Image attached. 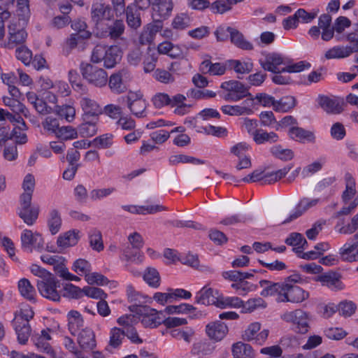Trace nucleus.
<instances>
[{"label": "nucleus", "instance_id": "nucleus-30", "mask_svg": "<svg viewBox=\"0 0 358 358\" xmlns=\"http://www.w3.org/2000/svg\"><path fill=\"white\" fill-rule=\"evenodd\" d=\"M215 345L206 339L195 342L192 348L191 352L199 357L211 355L215 350Z\"/></svg>", "mask_w": 358, "mask_h": 358}, {"label": "nucleus", "instance_id": "nucleus-29", "mask_svg": "<svg viewBox=\"0 0 358 358\" xmlns=\"http://www.w3.org/2000/svg\"><path fill=\"white\" fill-rule=\"evenodd\" d=\"M18 290L21 296L25 299L36 302V292L34 287L27 278H22L18 281Z\"/></svg>", "mask_w": 358, "mask_h": 358}, {"label": "nucleus", "instance_id": "nucleus-48", "mask_svg": "<svg viewBox=\"0 0 358 358\" xmlns=\"http://www.w3.org/2000/svg\"><path fill=\"white\" fill-rule=\"evenodd\" d=\"M270 152L275 157L283 161L291 160L294 157V152L291 149L283 148L280 145L272 146Z\"/></svg>", "mask_w": 358, "mask_h": 358}, {"label": "nucleus", "instance_id": "nucleus-24", "mask_svg": "<svg viewBox=\"0 0 358 358\" xmlns=\"http://www.w3.org/2000/svg\"><path fill=\"white\" fill-rule=\"evenodd\" d=\"M259 286L262 288L260 295L263 297L277 295V297L282 293L283 284L274 282L267 280H262L259 282Z\"/></svg>", "mask_w": 358, "mask_h": 358}, {"label": "nucleus", "instance_id": "nucleus-2", "mask_svg": "<svg viewBox=\"0 0 358 358\" xmlns=\"http://www.w3.org/2000/svg\"><path fill=\"white\" fill-rule=\"evenodd\" d=\"M280 317L283 321L291 324L292 329L296 333L303 334L309 330V315L301 309L285 312Z\"/></svg>", "mask_w": 358, "mask_h": 358}, {"label": "nucleus", "instance_id": "nucleus-33", "mask_svg": "<svg viewBox=\"0 0 358 358\" xmlns=\"http://www.w3.org/2000/svg\"><path fill=\"white\" fill-rule=\"evenodd\" d=\"M127 294L129 301L134 303L132 306H146L144 303L152 301V298L136 291L131 285L127 287Z\"/></svg>", "mask_w": 358, "mask_h": 358}, {"label": "nucleus", "instance_id": "nucleus-58", "mask_svg": "<svg viewBox=\"0 0 358 358\" xmlns=\"http://www.w3.org/2000/svg\"><path fill=\"white\" fill-rule=\"evenodd\" d=\"M17 12L20 19L27 21L30 17L29 0H17Z\"/></svg>", "mask_w": 358, "mask_h": 358}, {"label": "nucleus", "instance_id": "nucleus-47", "mask_svg": "<svg viewBox=\"0 0 358 358\" xmlns=\"http://www.w3.org/2000/svg\"><path fill=\"white\" fill-rule=\"evenodd\" d=\"M90 244L94 250L100 252L103 250L101 232L97 229H92L89 232Z\"/></svg>", "mask_w": 358, "mask_h": 358}, {"label": "nucleus", "instance_id": "nucleus-1", "mask_svg": "<svg viewBox=\"0 0 358 358\" xmlns=\"http://www.w3.org/2000/svg\"><path fill=\"white\" fill-rule=\"evenodd\" d=\"M122 58V52L117 45H96L92 52L91 61L93 63L103 62L107 69L113 68Z\"/></svg>", "mask_w": 358, "mask_h": 358}, {"label": "nucleus", "instance_id": "nucleus-20", "mask_svg": "<svg viewBox=\"0 0 358 358\" xmlns=\"http://www.w3.org/2000/svg\"><path fill=\"white\" fill-rule=\"evenodd\" d=\"M110 12L109 5H106L102 1H96L92 3L91 8V18L92 20L100 27L101 21L107 18Z\"/></svg>", "mask_w": 358, "mask_h": 358}, {"label": "nucleus", "instance_id": "nucleus-59", "mask_svg": "<svg viewBox=\"0 0 358 358\" xmlns=\"http://www.w3.org/2000/svg\"><path fill=\"white\" fill-rule=\"evenodd\" d=\"M285 242L289 245L297 246L302 249H304L305 244H307V241L302 234L295 232L290 234Z\"/></svg>", "mask_w": 358, "mask_h": 358}, {"label": "nucleus", "instance_id": "nucleus-27", "mask_svg": "<svg viewBox=\"0 0 358 358\" xmlns=\"http://www.w3.org/2000/svg\"><path fill=\"white\" fill-rule=\"evenodd\" d=\"M289 136L301 143L314 142L315 137L312 131L299 127H290L288 130Z\"/></svg>", "mask_w": 358, "mask_h": 358}, {"label": "nucleus", "instance_id": "nucleus-40", "mask_svg": "<svg viewBox=\"0 0 358 358\" xmlns=\"http://www.w3.org/2000/svg\"><path fill=\"white\" fill-rule=\"evenodd\" d=\"M124 337V330H122L119 327L112 328L110 331V340L106 349L110 350V348H118L121 345Z\"/></svg>", "mask_w": 358, "mask_h": 358}, {"label": "nucleus", "instance_id": "nucleus-9", "mask_svg": "<svg viewBox=\"0 0 358 358\" xmlns=\"http://www.w3.org/2000/svg\"><path fill=\"white\" fill-rule=\"evenodd\" d=\"M125 26L124 22L121 20H115L110 24H107L106 27L101 25L96 27V34L100 38H108L116 40L121 38L124 32Z\"/></svg>", "mask_w": 358, "mask_h": 358}, {"label": "nucleus", "instance_id": "nucleus-22", "mask_svg": "<svg viewBox=\"0 0 358 358\" xmlns=\"http://www.w3.org/2000/svg\"><path fill=\"white\" fill-rule=\"evenodd\" d=\"M318 199L303 198L298 203L294 213L291 214L287 219L282 222V224H287L301 216L305 211L315 206L318 203Z\"/></svg>", "mask_w": 358, "mask_h": 358}, {"label": "nucleus", "instance_id": "nucleus-51", "mask_svg": "<svg viewBox=\"0 0 358 358\" xmlns=\"http://www.w3.org/2000/svg\"><path fill=\"white\" fill-rule=\"evenodd\" d=\"M85 122L78 127V132L83 137H90L95 135L97 132V127L95 122L93 120H85Z\"/></svg>", "mask_w": 358, "mask_h": 358}, {"label": "nucleus", "instance_id": "nucleus-60", "mask_svg": "<svg viewBox=\"0 0 358 358\" xmlns=\"http://www.w3.org/2000/svg\"><path fill=\"white\" fill-rule=\"evenodd\" d=\"M196 308L192 305L188 303H181L178 306H167L164 311L167 314H180V313H187L192 310H195Z\"/></svg>", "mask_w": 358, "mask_h": 358}, {"label": "nucleus", "instance_id": "nucleus-63", "mask_svg": "<svg viewBox=\"0 0 358 358\" xmlns=\"http://www.w3.org/2000/svg\"><path fill=\"white\" fill-rule=\"evenodd\" d=\"M232 3L226 0H217L214 1L210 6V10L214 13L223 14L231 9Z\"/></svg>", "mask_w": 358, "mask_h": 358}, {"label": "nucleus", "instance_id": "nucleus-13", "mask_svg": "<svg viewBox=\"0 0 358 358\" xmlns=\"http://www.w3.org/2000/svg\"><path fill=\"white\" fill-rule=\"evenodd\" d=\"M20 207L18 209L19 217L28 225H32L36 221L38 216V208L31 206V200L27 203H24L23 200H20Z\"/></svg>", "mask_w": 358, "mask_h": 358}, {"label": "nucleus", "instance_id": "nucleus-55", "mask_svg": "<svg viewBox=\"0 0 358 358\" xmlns=\"http://www.w3.org/2000/svg\"><path fill=\"white\" fill-rule=\"evenodd\" d=\"M72 269L80 275H85L91 271V264L84 259H79L74 262Z\"/></svg>", "mask_w": 358, "mask_h": 358}, {"label": "nucleus", "instance_id": "nucleus-43", "mask_svg": "<svg viewBox=\"0 0 358 358\" xmlns=\"http://www.w3.org/2000/svg\"><path fill=\"white\" fill-rule=\"evenodd\" d=\"M124 259L127 262L141 264L143 261V255L141 250L132 248V246L128 245L122 249Z\"/></svg>", "mask_w": 358, "mask_h": 358}, {"label": "nucleus", "instance_id": "nucleus-10", "mask_svg": "<svg viewBox=\"0 0 358 358\" xmlns=\"http://www.w3.org/2000/svg\"><path fill=\"white\" fill-rule=\"evenodd\" d=\"M22 248L24 250L32 252L33 250H41L43 248L44 241L41 234L24 229L21 234Z\"/></svg>", "mask_w": 358, "mask_h": 358}, {"label": "nucleus", "instance_id": "nucleus-32", "mask_svg": "<svg viewBox=\"0 0 358 358\" xmlns=\"http://www.w3.org/2000/svg\"><path fill=\"white\" fill-rule=\"evenodd\" d=\"M143 280L152 288L157 289L161 284V276L158 271L151 266L147 267L143 274Z\"/></svg>", "mask_w": 358, "mask_h": 358}, {"label": "nucleus", "instance_id": "nucleus-28", "mask_svg": "<svg viewBox=\"0 0 358 358\" xmlns=\"http://www.w3.org/2000/svg\"><path fill=\"white\" fill-rule=\"evenodd\" d=\"M68 327L72 335H76L84 327V321L81 314L76 310H71L67 315Z\"/></svg>", "mask_w": 358, "mask_h": 358}, {"label": "nucleus", "instance_id": "nucleus-49", "mask_svg": "<svg viewBox=\"0 0 358 358\" xmlns=\"http://www.w3.org/2000/svg\"><path fill=\"white\" fill-rule=\"evenodd\" d=\"M48 224L52 234H56L59 231L62 225V219L57 210L52 209L50 212Z\"/></svg>", "mask_w": 358, "mask_h": 358}, {"label": "nucleus", "instance_id": "nucleus-36", "mask_svg": "<svg viewBox=\"0 0 358 358\" xmlns=\"http://www.w3.org/2000/svg\"><path fill=\"white\" fill-rule=\"evenodd\" d=\"M254 141L258 144L266 142L275 143L278 141V136L273 131L266 132L263 129H256L252 133Z\"/></svg>", "mask_w": 358, "mask_h": 358}, {"label": "nucleus", "instance_id": "nucleus-34", "mask_svg": "<svg viewBox=\"0 0 358 358\" xmlns=\"http://www.w3.org/2000/svg\"><path fill=\"white\" fill-rule=\"evenodd\" d=\"M358 229V213L356 214L352 219L350 223L345 224V220L343 218L338 217V220L335 225L336 231L341 234H352Z\"/></svg>", "mask_w": 358, "mask_h": 358}, {"label": "nucleus", "instance_id": "nucleus-57", "mask_svg": "<svg viewBox=\"0 0 358 358\" xmlns=\"http://www.w3.org/2000/svg\"><path fill=\"white\" fill-rule=\"evenodd\" d=\"M232 67L236 73L240 74L249 73L253 69V64L250 61L241 62L234 60L231 62Z\"/></svg>", "mask_w": 358, "mask_h": 358}, {"label": "nucleus", "instance_id": "nucleus-17", "mask_svg": "<svg viewBox=\"0 0 358 358\" xmlns=\"http://www.w3.org/2000/svg\"><path fill=\"white\" fill-rule=\"evenodd\" d=\"M77 341L80 347L85 351L92 350L96 347L94 333L89 327H85L78 333Z\"/></svg>", "mask_w": 358, "mask_h": 358}, {"label": "nucleus", "instance_id": "nucleus-62", "mask_svg": "<svg viewBox=\"0 0 358 358\" xmlns=\"http://www.w3.org/2000/svg\"><path fill=\"white\" fill-rule=\"evenodd\" d=\"M16 57L24 65L27 66L32 59V52L25 46H20L15 50Z\"/></svg>", "mask_w": 358, "mask_h": 358}, {"label": "nucleus", "instance_id": "nucleus-42", "mask_svg": "<svg viewBox=\"0 0 358 358\" xmlns=\"http://www.w3.org/2000/svg\"><path fill=\"white\" fill-rule=\"evenodd\" d=\"M350 56L347 48L343 45H336L326 51L324 57L327 59H340Z\"/></svg>", "mask_w": 358, "mask_h": 358}, {"label": "nucleus", "instance_id": "nucleus-19", "mask_svg": "<svg viewBox=\"0 0 358 358\" xmlns=\"http://www.w3.org/2000/svg\"><path fill=\"white\" fill-rule=\"evenodd\" d=\"M206 332L211 340L220 341L228 332V327L224 322H214L206 325Z\"/></svg>", "mask_w": 358, "mask_h": 358}, {"label": "nucleus", "instance_id": "nucleus-56", "mask_svg": "<svg viewBox=\"0 0 358 358\" xmlns=\"http://www.w3.org/2000/svg\"><path fill=\"white\" fill-rule=\"evenodd\" d=\"M55 136L62 140L66 141L76 138L78 132L71 126H64L59 128Z\"/></svg>", "mask_w": 358, "mask_h": 358}, {"label": "nucleus", "instance_id": "nucleus-21", "mask_svg": "<svg viewBox=\"0 0 358 358\" xmlns=\"http://www.w3.org/2000/svg\"><path fill=\"white\" fill-rule=\"evenodd\" d=\"M80 103L85 112L84 120H90V117L96 118L101 113V108L93 99L86 96L82 97Z\"/></svg>", "mask_w": 358, "mask_h": 358}, {"label": "nucleus", "instance_id": "nucleus-64", "mask_svg": "<svg viewBox=\"0 0 358 358\" xmlns=\"http://www.w3.org/2000/svg\"><path fill=\"white\" fill-rule=\"evenodd\" d=\"M346 41L349 44L345 45L350 55L355 52H358V34L355 30L345 35Z\"/></svg>", "mask_w": 358, "mask_h": 358}, {"label": "nucleus", "instance_id": "nucleus-4", "mask_svg": "<svg viewBox=\"0 0 358 358\" xmlns=\"http://www.w3.org/2000/svg\"><path fill=\"white\" fill-rule=\"evenodd\" d=\"M130 311L141 315V323L145 327L155 328L163 324V312L157 311L149 306H130Z\"/></svg>", "mask_w": 358, "mask_h": 358}, {"label": "nucleus", "instance_id": "nucleus-14", "mask_svg": "<svg viewBox=\"0 0 358 358\" xmlns=\"http://www.w3.org/2000/svg\"><path fill=\"white\" fill-rule=\"evenodd\" d=\"M173 8L172 0H154L152 3V17L166 20L171 15Z\"/></svg>", "mask_w": 358, "mask_h": 358}, {"label": "nucleus", "instance_id": "nucleus-37", "mask_svg": "<svg viewBox=\"0 0 358 358\" xmlns=\"http://www.w3.org/2000/svg\"><path fill=\"white\" fill-rule=\"evenodd\" d=\"M124 13H126L127 23L129 27L135 29L141 27V14L134 6L128 5Z\"/></svg>", "mask_w": 358, "mask_h": 358}, {"label": "nucleus", "instance_id": "nucleus-11", "mask_svg": "<svg viewBox=\"0 0 358 358\" xmlns=\"http://www.w3.org/2000/svg\"><path fill=\"white\" fill-rule=\"evenodd\" d=\"M51 331V329L48 328L43 329L41 331L40 334L33 335L31 336V341L39 352L54 355L55 352L48 343L52 338L50 334Z\"/></svg>", "mask_w": 358, "mask_h": 358}, {"label": "nucleus", "instance_id": "nucleus-38", "mask_svg": "<svg viewBox=\"0 0 358 358\" xmlns=\"http://www.w3.org/2000/svg\"><path fill=\"white\" fill-rule=\"evenodd\" d=\"M13 325L17 335L18 342L22 345L25 344L31 335L29 324L18 323L13 320Z\"/></svg>", "mask_w": 358, "mask_h": 358}, {"label": "nucleus", "instance_id": "nucleus-7", "mask_svg": "<svg viewBox=\"0 0 358 358\" xmlns=\"http://www.w3.org/2000/svg\"><path fill=\"white\" fill-rule=\"evenodd\" d=\"M309 297L308 292L296 285H283L282 293L276 301L278 302L301 303Z\"/></svg>", "mask_w": 358, "mask_h": 358}, {"label": "nucleus", "instance_id": "nucleus-45", "mask_svg": "<svg viewBox=\"0 0 358 358\" xmlns=\"http://www.w3.org/2000/svg\"><path fill=\"white\" fill-rule=\"evenodd\" d=\"M53 112L62 118H64L67 122H71L73 120L76 115V109L71 105H57L53 109Z\"/></svg>", "mask_w": 358, "mask_h": 358}, {"label": "nucleus", "instance_id": "nucleus-6", "mask_svg": "<svg viewBox=\"0 0 358 358\" xmlns=\"http://www.w3.org/2000/svg\"><path fill=\"white\" fill-rule=\"evenodd\" d=\"M36 285L42 296L53 301L60 300L61 294L57 290V288L60 287L59 282L53 274L45 279L38 280Z\"/></svg>", "mask_w": 358, "mask_h": 358}, {"label": "nucleus", "instance_id": "nucleus-61", "mask_svg": "<svg viewBox=\"0 0 358 358\" xmlns=\"http://www.w3.org/2000/svg\"><path fill=\"white\" fill-rule=\"evenodd\" d=\"M43 129L49 134L56 135L59 128V120L52 116H48L42 122Z\"/></svg>", "mask_w": 358, "mask_h": 358}, {"label": "nucleus", "instance_id": "nucleus-39", "mask_svg": "<svg viewBox=\"0 0 358 358\" xmlns=\"http://www.w3.org/2000/svg\"><path fill=\"white\" fill-rule=\"evenodd\" d=\"M230 39L233 44L241 49L245 50H251L253 49L252 44L245 40L243 35L234 28L231 30Z\"/></svg>", "mask_w": 358, "mask_h": 358}, {"label": "nucleus", "instance_id": "nucleus-5", "mask_svg": "<svg viewBox=\"0 0 358 358\" xmlns=\"http://www.w3.org/2000/svg\"><path fill=\"white\" fill-rule=\"evenodd\" d=\"M220 87L226 92L221 96L227 101H238L250 95L248 88L237 80L223 82Z\"/></svg>", "mask_w": 358, "mask_h": 358}, {"label": "nucleus", "instance_id": "nucleus-18", "mask_svg": "<svg viewBox=\"0 0 358 358\" xmlns=\"http://www.w3.org/2000/svg\"><path fill=\"white\" fill-rule=\"evenodd\" d=\"M318 103L327 113L339 114L343 111V102L338 99L320 95L318 97Z\"/></svg>", "mask_w": 358, "mask_h": 358}, {"label": "nucleus", "instance_id": "nucleus-25", "mask_svg": "<svg viewBox=\"0 0 358 358\" xmlns=\"http://www.w3.org/2000/svg\"><path fill=\"white\" fill-rule=\"evenodd\" d=\"M226 66L223 64L217 62L212 63L209 59L203 60L199 66V71L203 74H210L211 76H222L226 72Z\"/></svg>", "mask_w": 358, "mask_h": 358}, {"label": "nucleus", "instance_id": "nucleus-3", "mask_svg": "<svg viewBox=\"0 0 358 358\" xmlns=\"http://www.w3.org/2000/svg\"><path fill=\"white\" fill-rule=\"evenodd\" d=\"M80 69L83 78L89 84L96 87H102L108 83V73L103 69L85 63L80 64Z\"/></svg>", "mask_w": 358, "mask_h": 358}, {"label": "nucleus", "instance_id": "nucleus-50", "mask_svg": "<svg viewBox=\"0 0 358 358\" xmlns=\"http://www.w3.org/2000/svg\"><path fill=\"white\" fill-rule=\"evenodd\" d=\"M108 82L110 90L115 93H122L125 90V86L122 83L121 72L112 74Z\"/></svg>", "mask_w": 358, "mask_h": 358}, {"label": "nucleus", "instance_id": "nucleus-31", "mask_svg": "<svg viewBox=\"0 0 358 358\" xmlns=\"http://www.w3.org/2000/svg\"><path fill=\"white\" fill-rule=\"evenodd\" d=\"M79 238V231L70 230L58 237L57 244L59 248H66L76 245Z\"/></svg>", "mask_w": 358, "mask_h": 358}, {"label": "nucleus", "instance_id": "nucleus-16", "mask_svg": "<svg viewBox=\"0 0 358 358\" xmlns=\"http://www.w3.org/2000/svg\"><path fill=\"white\" fill-rule=\"evenodd\" d=\"M8 41L6 45L8 49H13L17 45L23 43L27 36L26 31L17 27L16 24H11L8 26Z\"/></svg>", "mask_w": 358, "mask_h": 358}, {"label": "nucleus", "instance_id": "nucleus-23", "mask_svg": "<svg viewBox=\"0 0 358 358\" xmlns=\"http://www.w3.org/2000/svg\"><path fill=\"white\" fill-rule=\"evenodd\" d=\"M339 254L343 261L352 262L358 261V241L346 243L339 250Z\"/></svg>", "mask_w": 358, "mask_h": 358}, {"label": "nucleus", "instance_id": "nucleus-8", "mask_svg": "<svg viewBox=\"0 0 358 358\" xmlns=\"http://www.w3.org/2000/svg\"><path fill=\"white\" fill-rule=\"evenodd\" d=\"M127 103L132 115L138 118L146 116L147 102L141 92H130L127 96Z\"/></svg>", "mask_w": 358, "mask_h": 358}, {"label": "nucleus", "instance_id": "nucleus-41", "mask_svg": "<svg viewBox=\"0 0 358 358\" xmlns=\"http://www.w3.org/2000/svg\"><path fill=\"white\" fill-rule=\"evenodd\" d=\"M243 305V301L237 296H224L219 294L217 307L220 308H240Z\"/></svg>", "mask_w": 358, "mask_h": 358}, {"label": "nucleus", "instance_id": "nucleus-53", "mask_svg": "<svg viewBox=\"0 0 358 358\" xmlns=\"http://www.w3.org/2000/svg\"><path fill=\"white\" fill-rule=\"evenodd\" d=\"M345 190L343 194V199L345 201L350 200L355 194V181L351 174L346 173L345 176Z\"/></svg>", "mask_w": 358, "mask_h": 358}, {"label": "nucleus", "instance_id": "nucleus-15", "mask_svg": "<svg viewBox=\"0 0 358 358\" xmlns=\"http://www.w3.org/2000/svg\"><path fill=\"white\" fill-rule=\"evenodd\" d=\"M259 64L261 66L268 71L274 73L282 72L281 69L278 68L280 64H285L284 58L279 54L271 53L265 57L264 59H260Z\"/></svg>", "mask_w": 358, "mask_h": 358}, {"label": "nucleus", "instance_id": "nucleus-44", "mask_svg": "<svg viewBox=\"0 0 358 358\" xmlns=\"http://www.w3.org/2000/svg\"><path fill=\"white\" fill-rule=\"evenodd\" d=\"M192 18L186 13L177 14L173 19L171 26L177 30H183L191 25Z\"/></svg>", "mask_w": 358, "mask_h": 358}, {"label": "nucleus", "instance_id": "nucleus-35", "mask_svg": "<svg viewBox=\"0 0 358 358\" xmlns=\"http://www.w3.org/2000/svg\"><path fill=\"white\" fill-rule=\"evenodd\" d=\"M34 187L35 178L34 176L30 173L26 175L22 182L24 192L21 194L20 200H23L24 203H27L29 200H31Z\"/></svg>", "mask_w": 358, "mask_h": 358}, {"label": "nucleus", "instance_id": "nucleus-54", "mask_svg": "<svg viewBox=\"0 0 358 358\" xmlns=\"http://www.w3.org/2000/svg\"><path fill=\"white\" fill-rule=\"evenodd\" d=\"M34 315V313L32 309L27 306L15 313L13 320L18 323L29 324V322Z\"/></svg>", "mask_w": 358, "mask_h": 358}, {"label": "nucleus", "instance_id": "nucleus-12", "mask_svg": "<svg viewBox=\"0 0 358 358\" xmlns=\"http://www.w3.org/2000/svg\"><path fill=\"white\" fill-rule=\"evenodd\" d=\"M219 294L217 289L204 286L196 292L195 302L205 306L214 305L217 307Z\"/></svg>", "mask_w": 358, "mask_h": 358}, {"label": "nucleus", "instance_id": "nucleus-52", "mask_svg": "<svg viewBox=\"0 0 358 358\" xmlns=\"http://www.w3.org/2000/svg\"><path fill=\"white\" fill-rule=\"evenodd\" d=\"M169 333L170 335L178 340H184L187 343H190L192 336L194 335V331L192 329L187 328L185 330L179 329H171Z\"/></svg>", "mask_w": 358, "mask_h": 358}, {"label": "nucleus", "instance_id": "nucleus-46", "mask_svg": "<svg viewBox=\"0 0 358 358\" xmlns=\"http://www.w3.org/2000/svg\"><path fill=\"white\" fill-rule=\"evenodd\" d=\"M296 99L292 96L282 97L275 101L274 110L278 112H287L296 106Z\"/></svg>", "mask_w": 358, "mask_h": 358}, {"label": "nucleus", "instance_id": "nucleus-26", "mask_svg": "<svg viewBox=\"0 0 358 358\" xmlns=\"http://www.w3.org/2000/svg\"><path fill=\"white\" fill-rule=\"evenodd\" d=\"M232 358H255L256 353L252 346L243 342H237L231 347Z\"/></svg>", "mask_w": 358, "mask_h": 358}]
</instances>
